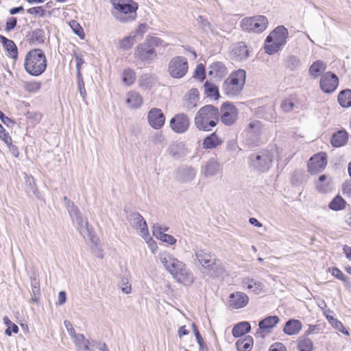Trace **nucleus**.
I'll return each mask as SVG.
<instances>
[{"label": "nucleus", "mask_w": 351, "mask_h": 351, "mask_svg": "<svg viewBox=\"0 0 351 351\" xmlns=\"http://www.w3.org/2000/svg\"><path fill=\"white\" fill-rule=\"evenodd\" d=\"M63 199L73 223L76 226L80 234L84 239H88L93 243H96L97 238L95 234L93 228L88 223V219L82 215L79 208L67 197H64Z\"/></svg>", "instance_id": "obj_2"}, {"label": "nucleus", "mask_w": 351, "mask_h": 351, "mask_svg": "<svg viewBox=\"0 0 351 351\" xmlns=\"http://www.w3.org/2000/svg\"><path fill=\"white\" fill-rule=\"evenodd\" d=\"M128 219L131 225L136 229H138L140 234L145 239H147L149 235L147 223L144 218L138 213H130L128 217Z\"/></svg>", "instance_id": "obj_16"}, {"label": "nucleus", "mask_w": 351, "mask_h": 351, "mask_svg": "<svg viewBox=\"0 0 351 351\" xmlns=\"http://www.w3.org/2000/svg\"><path fill=\"white\" fill-rule=\"evenodd\" d=\"M149 125L155 130L160 129L165 124V117L160 108H152L147 114Z\"/></svg>", "instance_id": "obj_17"}, {"label": "nucleus", "mask_w": 351, "mask_h": 351, "mask_svg": "<svg viewBox=\"0 0 351 351\" xmlns=\"http://www.w3.org/2000/svg\"><path fill=\"white\" fill-rule=\"evenodd\" d=\"M327 163V155L326 153L319 152L316 154L311 157L308 161V172L311 175L319 173L326 168Z\"/></svg>", "instance_id": "obj_14"}, {"label": "nucleus", "mask_w": 351, "mask_h": 351, "mask_svg": "<svg viewBox=\"0 0 351 351\" xmlns=\"http://www.w3.org/2000/svg\"><path fill=\"white\" fill-rule=\"evenodd\" d=\"M69 26L73 29V32L77 35L80 38H84V32L81 25L75 20H72L69 22Z\"/></svg>", "instance_id": "obj_48"}, {"label": "nucleus", "mask_w": 351, "mask_h": 351, "mask_svg": "<svg viewBox=\"0 0 351 351\" xmlns=\"http://www.w3.org/2000/svg\"><path fill=\"white\" fill-rule=\"evenodd\" d=\"M0 41L3 44L4 49L9 53L10 56L16 59L18 56V49L13 40H10L3 35H0Z\"/></svg>", "instance_id": "obj_28"}, {"label": "nucleus", "mask_w": 351, "mask_h": 351, "mask_svg": "<svg viewBox=\"0 0 351 351\" xmlns=\"http://www.w3.org/2000/svg\"><path fill=\"white\" fill-rule=\"evenodd\" d=\"M249 302L247 295L243 292L237 291L230 294L228 305L233 309H239L245 306Z\"/></svg>", "instance_id": "obj_19"}, {"label": "nucleus", "mask_w": 351, "mask_h": 351, "mask_svg": "<svg viewBox=\"0 0 351 351\" xmlns=\"http://www.w3.org/2000/svg\"><path fill=\"white\" fill-rule=\"evenodd\" d=\"M300 65V60L295 56H289L285 62V66L290 70H295Z\"/></svg>", "instance_id": "obj_47"}, {"label": "nucleus", "mask_w": 351, "mask_h": 351, "mask_svg": "<svg viewBox=\"0 0 351 351\" xmlns=\"http://www.w3.org/2000/svg\"><path fill=\"white\" fill-rule=\"evenodd\" d=\"M253 343V338L250 336H246L237 341L236 347L238 351H251Z\"/></svg>", "instance_id": "obj_35"}, {"label": "nucleus", "mask_w": 351, "mask_h": 351, "mask_svg": "<svg viewBox=\"0 0 351 351\" xmlns=\"http://www.w3.org/2000/svg\"><path fill=\"white\" fill-rule=\"evenodd\" d=\"M194 77L203 82L206 77L205 66L202 64H198L195 70Z\"/></svg>", "instance_id": "obj_52"}, {"label": "nucleus", "mask_w": 351, "mask_h": 351, "mask_svg": "<svg viewBox=\"0 0 351 351\" xmlns=\"http://www.w3.org/2000/svg\"><path fill=\"white\" fill-rule=\"evenodd\" d=\"M197 21L198 22L204 32H205L206 33H213V25L203 16H199L197 19Z\"/></svg>", "instance_id": "obj_45"}, {"label": "nucleus", "mask_w": 351, "mask_h": 351, "mask_svg": "<svg viewBox=\"0 0 351 351\" xmlns=\"http://www.w3.org/2000/svg\"><path fill=\"white\" fill-rule=\"evenodd\" d=\"M189 63L184 56H175L172 58L168 64V73L173 78L183 77L188 72Z\"/></svg>", "instance_id": "obj_11"}, {"label": "nucleus", "mask_w": 351, "mask_h": 351, "mask_svg": "<svg viewBox=\"0 0 351 351\" xmlns=\"http://www.w3.org/2000/svg\"><path fill=\"white\" fill-rule=\"evenodd\" d=\"M269 351H286V348L282 343H276L270 346Z\"/></svg>", "instance_id": "obj_64"}, {"label": "nucleus", "mask_w": 351, "mask_h": 351, "mask_svg": "<svg viewBox=\"0 0 351 351\" xmlns=\"http://www.w3.org/2000/svg\"><path fill=\"white\" fill-rule=\"evenodd\" d=\"M219 163L214 159H210L206 162L202 170V173L206 177H213L217 175L219 172Z\"/></svg>", "instance_id": "obj_25"}, {"label": "nucleus", "mask_w": 351, "mask_h": 351, "mask_svg": "<svg viewBox=\"0 0 351 351\" xmlns=\"http://www.w3.org/2000/svg\"><path fill=\"white\" fill-rule=\"evenodd\" d=\"M160 46L165 48L168 44L158 37L147 36L145 41L136 47L134 56L143 62H150L158 57L155 47Z\"/></svg>", "instance_id": "obj_3"}, {"label": "nucleus", "mask_w": 351, "mask_h": 351, "mask_svg": "<svg viewBox=\"0 0 351 351\" xmlns=\"http://www.w3.org/2000/svg\"><path fill=\"white\" fill-rule=\"evenodd\" d=\"M238 118V110L230 101L224 102L220 108L219 119L227 126L233 125Z\"/></svg>", "instance_id": "obj_13"}, {"label": "nucleus", "mask_w": 351, "mask_h": 351, "mask_svg": "<svg viewBox=\"0 0 351 351\" xmlns=\"http://www.w3.org/2000/svg\"><path fill=\"white\" fill-rule=\"evenodd\" d=\"M339 85V78L335 74L330 73V93L335 91Z\"/></svg>", "instance_id": "obj_62"}, {"label": "nucleus", "mask_w": 351, "mask_h": 351, "mask_svg": "<svg viewBox=\"0 0 351 351\" xmlns=\"http://www.w3.org/2000/svg\"><path fill=\"white\" fill-rule=\"evenodd\" d=\"M250 330L251 326L249 322H241L233 327L232 334L234 337H239L249 332Z\"/></svg>", "instance_id": "obj_32"}, {"label": "nucleus", "mask_w": 351, "mask_h": 351, "mask_svg": "<svg viewBox=\"0 0 351 351\" xmlns=\"http://www.w3.org/2000/svg\"><path fill=\"white\" fill-rule=\"evenodd\" d=\"M73 56L76 62L77 77H80L82 75L81 66L84 63V61L82 56L77 53L75 51H73Z\"/></svg>", "instance_id": "obj_54"}, {"label": "nucleus", "mask_w": 351, "mask_h": 351, "mask_svg": "<svg viewBox=\"0 0 351 351\" xmlns=\"http://www.w3.org/2000/svg\"><path fill=\"white\" fill-rule=\"evenodd\" d=\"M313 347V342L309 338L302 336L298 339V349L299 351H312Z\"/></svg>", "instance_id": "obj_40"}, {"label": "nucleus", "mask_w": 351, "mask_h": 351, "mask_svg": "<svg viewBox=\"0 0 351 351\" xmlns=\"http://www.w3.org/2000/svg\"><path fill=\"white\" fill-rule=\"evenodd\" d=\"M246 72L243 69H238L232 72L223 82V93L230 98L239 96L245 83Z\"/></svg>", "instance_id": "obj_6"}, {"label": "nucleus", "mask_w": 351, "mask_h": 351, "mask_svg": "<svg viewBox=\"0 0 351 351\" xmlns=\"http://www.w3.org/2000/svg\"><path fill=\"white\" fill-rule=\"evenodd\" d=\"M330 325L337 330L338 331L342 332L343 334H345L346 335H349L348 331L345 328L343 324L337 320V319L333 318L332 316H330Z\"/></svg>", "instance_id": "obj_50"}, {"label": "nucleus", "mask_w": 351, "mask_h": 351, "mask_svg": "<svg viewBox=\"0 0 351 351\" xmlns=\"http://www.w3.org/2000/svg\"><path fill=\"white\" fill-rule=\"evenodd\" d=\"M273 158V154L270 151L261 150L250 156V165L257 171L264 173L271 167Z\"/></svg>", "instance_id": "obj_9"}, {"label": "nucleus", "mask_w": 351, "mask_h": 351, "mask_svg": "<svg viewBox=\"0 0 351 351\" xmlns=\"http://www.w3.org/2000/svg\"><path fill=\"white\" fill-rule=\"evenodd\" d=\"M190 121L184 113L175 115L170 121L171 130L178 134L184 133L189 128Z\"/></svg>", "instance_id": "obj_15"}, {"label": "nucleus", "mask_w": 351, "mask_h": 351, "mask_svg": "<svg viewBox=\"0 0 351 351\" xmlns=\"http://www.w3.org/2000/svg\"><path fill=\"white\" fill-rule=\"evenodd\" d=\"M332 164L335 170H341L345 165V160L342 156H337L332 158Z\"/></svg>", "instance_id": "obj_55"}, {"label": "nucleus", "mask_w": 351, "mask_h": 351, "mask_svg": "<svg viewBox=\"0 0 351 351\" xmlns=\"http://www.w3.org/2000/svg\"><path fill=\"white\" fill-rule=\"evenodd\" d=\"M111 3L120 12L115 15V18L119 21L126 23L135 19L136 10L138 8L137 3L132 0H111Z\"/></svg>", "instance_id": "obj_8"}, {"label": "nucleus", "mask_w": 351, "mask_h": 351, "mask_svg": "<svg viewBox=\"0 0 351 351\" xmlns=\"http://www.w3.org/2000/svg\"><path fill=\"white\" fill-rule=\"evenodd\" d=\"M204 90L208 97L214 98L217 100L220 97L218 87L208 81L204 83Z\"/></svg>", "instance_id": "obj_37"}, {"label": "nucleus", "mask_w": 351, "mask_h": 351, "mask_svg": "<svg viewBox=\"0 0 351 351\" xmlns=\"http://www.w3.org/2000/svg\"><path fill=\"white\" fill-rule=\"evenodd\" d=\"M261 124L258 121H253L248 125V130L250 133L257 136L261 133Z\"/></svg>", "instance_id": "obj_51"}, {"label": "nucleus", "mask_w": 351, "mask_h": 351, "mask_svg": "<svg viewBox=\"0 0 351 351\" xmlns=\"http://www.w3.org/2000/svg\"><path fill=\"white\" fill-rule=\"evenodd\" d=\"M346 202L338 195L330 202V209L337 211L341 210L346 207Z\"/></svg>", "instance_id": "obj_43"}, {"label": "nucleus", "mask_w": 351, "mask_h": 351, "mask_svg": "<svg viewBox=\"0 0 351 351\" xmlns=\"http://www.w3.org/2000/svg\"><path fill=\"white\" fill-rule=\"evenodd\" d=\"M222 143V141L213 132L204 138L202 142V147L205 149H214Z\"/></svg>", "instance_id": "obj_26"}, {"label": "nucleus", "mask_w": 351, "mask_h": 351, "mask_svg": "<svg viewBox=\"0 0 351 351\" xmlns=\"http://www.w3.org/2000/svg\"><path fill=\"white\" fill-rule=\"evenodd\" d=\"M295 102L293 99H286L281 104L282 109L286 112H289L295 109Z\"/></svg>", "instance_id": "obj_53"}, {"label": "nucleus", "mask_w": 351, "mask_h": 351, "mask_svg": "<svg viewBox=\"0 0 351 351\" xmlns=\"http://www.w3.org/2000/svg\"><path fill=\"white\" fill-rule=\"evenodd\" d=\"M47 62L44 51L40 49H33L27 53L23 65L28 74L38 77L45 71Z\"/></svg>", "instance_id": "obj_4"}, {"label": "nucleus", "mask_w": 351, "mask_h": 351, "mask_svg": "<svg viewBox=\"0 0 351 351\" xmlns=\"http://www.w3.org/2000/svg\"><path fill=\"white\" fill-rule=\"evenodd\" d=\"M242 283L245 285L248 289H251L255 293H258L263 288V285L261 282L250 278H244Z\"/></svg>", "instance_id": "obj_39"}, {"label": "nucleus", "mask_w": 351, "mask_h": 351, "mask_svg": "<svg viewBox=\"0 0 351 351\" xmlns=\"http://www.w3.org/2000/svg\"><path fill=\"white\" fill-rule=\"evenodd\" d=\"M135 35L128 36L119 41V48L123 51L129 50L132 47L135 42Z\"/></svg>", "instance_id": "obj_44"}, {"label": "nucleus", "mask_w": 351, "mask_h": 351, "mask_svg": "<svg viewBox=\"0 0 351 351\" xmlns=\"http://www.w3.org/2000/svg\"><path fill=\"white\" fill-rule=\"evenodd\" d=\"M195 255L201 265L207 270H215L221 265L220 260L217 258L214 254L206 250L196 249L195 250Z\"/></svg>", "instance_id": "obj_12"}, {"label": "nucleus", "mask_w": 351, "mask_h": 351, "mask_svg": "<svg viewBox=\"0 0 351 351\" xmlns=\"http://www.w3.org/2000/svg\"><path fill=\"white\" fill-rule=\"evenodd\" d=\"M152 232L154 235L159 239H160V236L165 234L162 232V226L158 223L154 225Z\"/></svg>", "instance_id": "obj_63"}, {"label": "nucleus", "mask_w": 351, "mask_h": 351, "mask_svg": "<svg viewBox=\"0 0 351 351\" xmlns=\"http://www.w3.org/2000/svg\"><path fill=\"white\" fill-rule=\"evenodd\" d=\"M349 139L348 133L343 129L338 130L330 136V144L335 147L345 146Z\"/></svg>", "instance_id": "obj_20"}, {"label": "nucleus", "mask_w": 351, "mask_h": 351, "mask_svg": "<svg viewBox=\"0 0 351 351\" xmlns=\"http://www.w3.org/2000/svg\"><path fill=\"white\" fill-rule=\"evenodd\" d=\"M319 86L323 92L329 93V72L325 73L322 76Z\"/></svg>", "instance_id": "obj_49"}, {"label": "nucleus", "mask_w": 351, "mask_h": 351, "mask_svg": "<svg viewBox=\"0 0 351 351\" xmlns=\"http://www.w3.org/2000/svg\"><path fill=\"white\" fill-rule=\"evenodd\" d=\"M208 75L210 79L220 80L228 73V69L223 62H215L208 65Z\"/></svg>", "instance_id": "obj_18"}, {"label": "nucleus", "mask_w": 351, "mask_h": 351, "mask_svg": "<svg viewBox=\"0 0 351 351\" xmlns=\"http://www.w3.org/2000/svg\"><path fill=\"white\" fill-rule=\"evenodd\" d=\"M315 187L316 191L322 194H326L329 191V179L325 174L319 176L315 181Z\"/></svg>", "instance_id": "obj_30"}, {"label": "nucleus", "mask_w": 351, "mask_h": 351, "mask_svg": "<svg viewBox=\"0 0 351 351\" xmlns=\"http://www.w3.org/2000/svg\"><path fill=\"white\" fill-rule=\"evenodd\" d=\"M279 322L280 319L276 315L266 317L259 322V329L261 330H265L273 328Z\"/></svg>", "instance_id": "obj_31"}, {"label": "nucleus", "mask_w": 351, "mask_h": 351, "mask_svg": "<svg viewBox=\"0 0 351 351\" xmlns=\"http://www.w3.org/2000/svg\"><path fill=\"white\" fill-rule=\"evenodd\" d=\"M288 36L289 32L286 27L283 25L276 27L265 39V53L273 55L280 51L287 43Z\"/></svg>", "instance_id": "obj_7"}, {"label": "nucleus", "mask_w": 351, "mask_h": 351, "mask_svg": "<svg viewBox=\"0 0 351 351\" xmlns=\"http://www.w3.org/2000/svg\"><path fill=\"white\" fill-rule=\"evenodd\" d=\"M77 77V86L78 89L80 93V95L84 99L86 95V92L85 89V85L82 79V75H80V77Z\"/></svg>", "instance_id": "obj_61"}, {"label": "nucleus", "mask_w": 351, "mask_h": 351, "mask_svg": "<svg viewBox=\"0 0 351 351\" xmlns=\"http://www.w3.org/2000/svg\"><path fill=\"white\" fill-rule=\"evenodd\" d=\"M199 99V91L197 88H192L189 91L184 108L187 111L193 110L197 106Z\"/></svg>", "instance_id": "obj_23"}, {"label": "nucleus", "mask_w": 351, "mask_h": 351, "mask_svg": "<svg viewBox=\"0 0 351 351\" xmlns=\"http://www.w3.org/2000/svg\"><path fill=\"white\" fill-rule=\"evenodd\" d=\"M155 83V77L152 74L146 73L138 78L139 86L145 90L150 89Z\"/></svg>", "instance_id": "obj_34"}, {"label": "nucleus", "mask_w": 351, "mask_h": 351, "mask_svg": "<svg viewBox=\"0 0 351 351\" xmlns=\"http://www.w3.org/2000/svg\"><path fill=\"white\" fill-rule=\"evenodd\" d=\"M29 43L31 45H39L45 43V35L43 29L37 28L29 33Z\"/></svg>", "instance_id": "obj_27"}, {"label": "nucleus", "mask_w": 351, "mask_h": 351, "mask_svg": "<svg viewBox=\"0 0 351 351\" xmlns=\"http://www.w3.org/2000/svg\"><path fill=\"white\" fill-rule=\"evenodd\" d=\"M331 274L337 279L342 281L345 285L350 284L348 278L337 267H333L331 269Z\"/></svg>", "instance_id": "obj_46"}, {"label": "nucleus", "mask_w": 351, "mask_h": 351, "mask_svg": "<svg viewBox=\"0 0 351 351\" xmlns=\"http://www.w3.org/2000/svg\"><path fill=\"white\" fill-rule=\"evenodd\" d=\"M341 191L344 195L351 197V180H346L342 184Z\"/></svg>", "instance_id": "obj_59"}, {"label": "nucleus", "mask_w": 351, "mask_h": 351, "mask_svg": "<svg viewBox=\"0 0 351 351\" xmlns=\"http://www.w3.org/2000/svg\"><path fill=\"white\" fill-rule=\"evenodd\" d=\"M232 55L237 60L243 61L249 57V50L243 42H239L232 48Z\"/></svg>", "instance_id": "obj_21"}, {"label": "nucleus", "mask_w": 351, "mask_h": 351, "mask_svg": "<svg viewBox=\"0 0 351 351\" xmlns=\"http://www.w3.org/2000/svg\"><path fill=\"white\" fill-rule=\"evenodd\" d=\"M75 345L80 349L84 350H88L89 341L85 339V337L82 334H76L72 337Z\"/></svg>", "instance_id": "obj_42"}, {"label": "nucleus", "mask_w": 351, "mask_h": 351, "mask_svg": "<svg viewBox=\"0 0 351 351\" xmlns=\"http://www.w3.org/2000/svg\"><path fill=\"white\" fill-rule=\"evenodd\" d=\"M126 103L131 108H138L143 103L142 96L136 91H130L127 94Z\"/></svg>", "instance_id": "obj_29"}, {"label": "nucleus", "mask_w": 351, "mask_h": 351, "mask_svg": "<svg viewBox=\"0 0 351 351\" xmlns=\"http://www.w3.org/2000/svg\"><path fill=\"white\" fill-rule=\"evenodd\" d=\"M195 176L196 171L191 167H182L177 171V179L181 182H191Z\"/></svg>", "instance_id": "obj_22"}, {"label": "nucleus", "mask_w": 351, "mask_h": 351, "mask_svg": "<svg viewBox=\"0 0 351 351\" xmlns=\"http://www.w3.org/2000/svg\"><path fill=\"white\" fill-rule=\"evenodd\" d=\"M326 69V64L320 60L314 62L309 68L308 73L314 78L317 77Z\"/></svg>", "instance_id": "obj_33"}, {"label": "nucleus", "mask_w": 351, "mask_h": 351, "mask_svg": "<svg viewBox=\"0 0 351 351\" xmlns=\"http://www.w3.org/2000/svg\"><path fill=\"white\" fill-rule=\"evenodd\" d=\"M267 19L263 15L247 17L241 21L242 29L249 32H262L267 28Z\"/></svg>", "instance_id": "obj_10"}, {"label": "nucleus", "mask_w": 351, "mask_h": 351, "mask_svg": "<svg viewBox=\"0 0 351 351\" xmlns=\"http://www.w3.org/2000/svg\"><path fill=\"white\" fill-rule=\"evenodd\" d=\"M27 12L29 14L38 16L40 17H43L46 14V10L42 6L33 7V8H29L27 10Z\"/></svg>", "instance_id": "obj_56"}, {"label": "nucleus", "mask_w": 351, "mask_h": 351, "mask_svg": "<svg viewBox=\"0 0 351 351\" xmlns=\"http://www.w3.org/2000/svg\"><path fill=\"white\" fill-rule=\"evenodd\" d=\"M302 328V325L300 321L295 319H290L285 323L283 332L287 335H294L298 334Z\"/></svg>", "instance_id": "obj_24"}, {"label": "nucleus", "mask_w": 351, "mask_h": 351, "mask_svg": "<svg viewBox=\"0 0 351 351\" xmlns=\"http://www.w3.org/2000/svg\"><path fill=\"white\" fill-rule=\"evenodd\" d=\"M219 120V109L213 105H206L197 112L194 123L199 130L208 132L217 125Z\"/></svg>", "instance_id": "obj_5"}, {"label": "nucleus", "mask_w": 351, "mask_h": 351, "mask_svg": "<svg viewBox=\"0 0 351 351\" xmlns=\"http://www.w3.org/2000/svg\"><path fill=\"white\" fill-rule=\"evenodd\" d=\"M17 24V20L15 17H10L7 19L6 25H5V31L10 32L14 29Z\"/></svg>", "instance_id": "obj_60"}, {"label": "nucleus", "mask_w": 351, "mask_h": 351, "mask_svg": "<svg viewBox=\"0 0 351 351\" xmlns=\"http://www.w3.org/2000/svg\"><path fill=\"white\" fill-rule=\"evenodd\" d=\"M32 293V295H40V282L36 278H31Z\"/></svg>", "instance_id": "obj_58"}, {"label": "nucleus", "mask_w": 351, "mask_h": 351, "mask_svg": "<svg viewBox=\"0 0 351 351\" xmlns=\"http://www.w3.org/2000/svg\"><path fill=\"white\" fill-rule=\"evenodd\" d=\"M25 182L27 186V191L28 193H32L36 197L39 198V191L36 187L35 179L32 176L25 174Z\"/></svg>", "instance_id": "obj_38"}, {"label": "nucleus", "mask_w": 351, "mask_h": 351, "mask_svg": "<svg viewBox=\"0 0 351 351\" xmlns=\"http://www.w3.org/2000/svg\"><path fill=\"white\" fill-rule=\"evenodd\" d=\"M41 88V84L38 82H27L25 84V89L30 93H36Z\"/></svg>", "instance_id": "obj_57"}, {"label": "nucleus", "mask_w": 351, "mask_h": 351, "mask_svg": "<svg viewBox=\"0 0 351 351\" xmlns=\"http://www.w3.org/2000/svg\"><path fill=\"white\" fill-rule=\"evenodd\" d=\"M136 73L133 69H126L123 72L122 80L127 86H131L135 82Z\"/></svg>", "instance_id": "obj_41"}, {"label": "nucleus", "mask_w": 351, "mask_h": 351, "mask_svg": "<svg viewBox=\"0 0 351 351\" xmlns=\"http://www.w3.org/2000/svg\"><path fill=\"white\" fill-rule=\"evenodd\" d=\"M160 259L165 269L178 282L190 285L193 282V275L186 265L169 253L160 255Z\"/></svg>", "instance_id": "obj_1"}, {"label": "nucleus", "mask_w": 351, "mask_h": 351, "mask_svg": "<svg viewBox=\"0 0 351 351\" xmlns=\"http://www.w3.org/2000/svg\"><path fill=\"white\" fill-rule=\"evenodd\" d=\"M338 102L343 108L351 106V90L345 89L341 90L338 95Z\"/></svg>", "instance_id": "obj_36"}]
</instances>
